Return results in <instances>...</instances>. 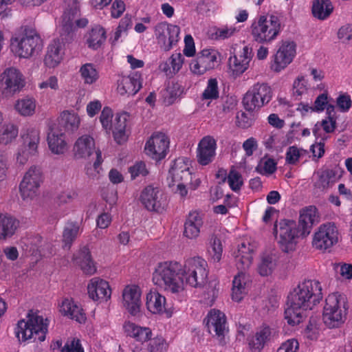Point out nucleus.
I'll return each mask as SVG.
<instances>
[{"label": "nucleus", "instance_id": "1", "mask_svg": "<svg viewBox=\"0 0 352 352\" xmlns=\"http://www.w3.org/2000/svg\"><path fill=\"white\" fill-rule=\"evenodd\" d=\"M207 266L206 261L199 256L188 258L184 265L177 261L160 262L152 280L161 290L178 295L184 291V283L195 288L204 287L208 275Z\"/></svg>", "mask_w": 352, "mask_h": 352}, {"label": "nucleus", "instance_id": "2", "mask_svg": "<svg viewBox=\"0 0 352 352\" xmlns=\"http://www.w3.org/2000/svg\"><path fill=\"white\" fill-rule=\"evenodd\" d=\"M320 283L316 280H305L300 282L288 295L285 310V319L292 325L299 324L323 298Z\"/></svg>", "mask_w": 352, "mask_h": 352}, {"label": "nucleus", "instance_id": "3", "mask_svg": "<svg viewBox=\"0 0 352 352\" xmlns=\"http://www.w3.org/2000/svg\"><path fill=\"white\" fill-rule=\"evenodd\" d=\"M10 46L20 58H28L38 54L43 42L34 28L23 26L12 36Z\"/></svg>", "mask_w": 352, "mask_h": 352}, {"label": "nucleus", "instance_id": "4", "mask_svg": "<svg viewBox=\"0 0 352 352\" xmlns=\"http://www.w3.org/2000/svg\"><path fill=\"white\" fill-rule=\"evenodd\" d=\"M48 325L47 319L30 311L27 316V320L19 321L15 333L20 341L33 340L42 342L45 339Z\"/></svg>", "mask_w": 352, "mask_h": 352}, {"label": "nucleus", "instance_id": "5", "mask_svg": "<svg viewBox=\"0 0 352 352\" xmlns=\"http://www.w3.org/2000/svg\"><path fill=\"white\" fill-rule=\"evenodd\" d=\"M346 311L347 300L345 295L338 292L331 294L325 300L323 321L329 328L338 327L344 322Z\"/></svg>", "mask_w": 352, "mask_h": 352}, {"label": "nucleus", "instance_id": "6", "mask_svg": "<svg viewBox=\"0 0 352 352\" xmlns=\"http://www.w3.org/2000/svg\"><path fill=\"white\" fill-rule=\"evenodd\" d=\"M280 30V21L277 16L262 15L252 23L251 34L254 41L269 44L276 39Z\"/></svg>", "mask_w": 352, "mask_h": 352}, {"label": "nucleus", "instance_id": "7", "mask_svg": "<svg viewBox=\"0 0 352 352\" xmlns=\"http://www.w3.org/2000/svg\"><path fill=\"white\" fill-rule=\"evenodd\" d=\"M139 199L148 211L157 213H162L168 205L166 196L163 191L153 185L144 188Z\"/></svg>", "mask_w": 352, "mask_h": 352}, {"label": "nucleus", "instance_id": "8", "mask_svg": "<svg viewBox=\"0 0 352 352\" xmlns=\"http://www.w3.org/2000/svg\"><path fill=\"white\" fill-rule=\"evenodd\" d=\"M66 7L63 14V25L60 33L62 43H70L75 36L74 21L80 14L78 0H65Z\"/></svg>", "mask_w": 352, "mask_h": 352}, {"label": "nucleus", "instance_id": "9", "mask_svg": "<svg viewBox=\"0 0 352 352\" xmlns=\"http://www.w3.org/2000/svg\"><path fill=\"white\" fill-rule=\"evenodd\" d=\"M42 182V173L40 168L32 166L25 174L19 185L20 194L23 200L32 199L36 196Z\"/></svg>", "mask_w": 352, "mask_h": 352}, {"label": "nucleus", "instance_id": "10", "mask_svg": "<svg viewBox=\"0 0 352 352\" xmlns=\"http://www.w3.org/2000/svg\"><path fill=\"white\" fill-rule=\"evenodd\" d=\"M217 65V52L212 49H204L192 60L190 69L193 74L202 75L208 70L214 69Z\"/></svg>", "mask_w": 352, "mask_h": 352}, {"label": "nucleus", "instance_id": "11", "mask_svg": "<svg viewBox=\"0 0 352 352\" xmlns=\"http://www.w3.org/2000/svg\"><path fill=\"white\" fill-rule=\"evenodd\" d=\"M169 141L164 133H154L146 142L144 151L152 159L160 161L164 159L168 150Z\"/></svg>", "mask_w": 352, "mask_h": 352}, {"label": "nucleus", "instance_id": "12", "mask_svg": "<svg viewBox=\"0 0 352 352\" xmlns=\"http://www.w3.org/2000/svg\"><path fill=\"white\" fill-rule=\"evenodd\" d=\"M180 28L175 25L160 23L155 28V34L159 43H163L165 51L170 50L179 40Z\"/></svg>", "mask_w": 352, "mask_h": 352}, {"label": "nucleus", "instance_id": "13", "mask_svg": "<svg viewBox=\"0 0 352 352\" xmlns=\"http://www.w3.org/2000/svg\"><path fill=\"white\" fill-rule=\"evenodd\" d=\"M277 336L278 333L274 329L263 324L248 338V345L252 352H261L268 342Z\"/></svg>", "mask_w": 352, "mask_h": 352}, {"label": "nucleus", "instance_id": "14", "mask_svg": "<svg viewBox=\"0 0 352 352\" xmlns=\"http://www.w3.org/2000/svg\"><path fill=\"white\" fill-rule=\"evenodd\" d=\"M320 221L318 209L314 206H309L300 211L297 228L300 236L305 239L311 233L314 225Z\"/></svg>", "mask_w": 352, "mask_h": 352}, {"label": "nucleus", "instance_id": "15", "mask_svg": "<svg viewBox=\"0 0 352 352\" xmlns=\"http://www.w3.org/2000/svg\"><path fill=\"white\" fill-rule=\"evenodd\" d=\"M141 289L136 285H128L122 293L123 307L132 316H136L140 310Z\"/></svg>", "mask_w": 352, "mask_h": 352}, {"label": "nucleus", "instance_id": "16", "mask_svg": "<svg viewBox=\"0 0 352 352\" xmlns=\"http://www.w3.org/2000/svg\"><path fill=\"white\" fill-rule=\"evenodd\" d=\"M23 151L19 153L17 161L24 164L29 155H34L37 153L38 145L40 142L39 131L35 129H28L27 133L22 135Z\"/></svg>", "mask_w": 352, "mask_h": 352}, {"label": "nucleus", "instance_id": "17", "mask_svg": "<svg viewBox=\"0 0 352 352\" xmlns=\"http://www.w3.org/2000/svg\"><path fill=\"white\" fill-rule=\"evenodd\" d=\"M1 76L2 84L5 86L4 91L7 94H14L25 86L22 74L14 67L7 68Z\"/></svg>", "mask_w": 352, "mask_h": 352}, {"label": "nucleus", "instance_id": "18", "mask_svg": "<svg viewBox=\"0 0 352 352\" xmlns=\"http://www.w3.org/2000/svg\"><path fill=\"white\" fill-rule=\"evenodd\" d=\"M167 181L169 187H173L176 182H190L191 173L184 158H178L173 162L168 171Z\"/></svg>", "mask_w": 352, "mask_h": 352}, {"label": "nucleus", "instance_id": "19", "mask_svg": "<svg viewBox=\"0 0 352 352\" xmlns=\"http://www.w3.org/2000/svg\"><path fill=\"white\" fill-rule=\"evenodd\" d=\"M89 297L94 301H107L111 296V289L107 281L98 278H91L87 285Z\"/></svg>", "mask_w": 352, "mask_h": 352}, {"label": "nucleus", "instance_id": "20", "mask_svg": "<svg viewBox=\"0 0 352 352\" xmlns=\"http://www.w3.org/2000/svg\"><path fill=\"white\" fill-rule=\"evenodd\" d=\"M296 223L292 220L282 219L278 225L275 223L273 229V234L276 239L279 235L280 242H292L294 239L303 240L302 236L299 233Z\"/></svg>", "mask_w": 352, "mask_h": 352}, {"label": "nucleus", "instance_id": "21", "mask_svg": "<svg viewBox=\"0 0 352 352\" xmlns=\"http://www.w3.org/2000/svg\"><path fill=\"white\" fill-rule=\"evenodd\" d=\"M295 54L296 44L294 42L283 43L274 56V70L280 72L286 67L292 61Z\"/></svg>", "mask_w": 352, "mask_h": 352}, {"label": "nucleus", "instance_id": "22", "mask_svg": "<svg viewBox=\"0 0 352 352\" xmlns=\"http://www.w3.org/2000/svg\"><path fill=\"white\" fill-rule=\"evenodd\" d=\"M216 146V140L212 136L207 135L203 138L198 144V162L204 166L210 163L214 157Z\"/></svg>", "mask_w": 352, "mask_h": 352}, {"label": "nucleus", "instance_id": "23", "mask_svg": "<svg viewBox=\"0 0 352 352\" xmlns=\"http://www.w3.org/2000/svg\"><path fill=\"white\" fill-rule=\"evenodd\" d=\"M206 327L210 333L222 336L226 329V318L225 314L217 309L209 311L206 318Z\"/></svg>", "mask_w": 352, "mask_h": 352}, {"label": "nucleus", "instance_id": "24", "mask_svg": "<svg viewBox=\"0 0 352 352\" xmlns=\"http://www.w3.org/2000/svg\"><path fill=\"white\" fill-rule=\"evenodd\" d=\"M140 78L141 76L138 72L133 73L129 76H122L118 80V93L122 96L135 95L142 87Z\"/></svg>", "mask_w": 352, "mask_h": 352}, {"label": "nucleus", "instance_id": "25", "mask_svg": "<svg viewBox=\"0 0 352 352\" xmlns=\"http://www.w3.org/2000/svg\"><path fill=\"white\" fill-rule=\"evenodd\" d=\"M254 248L252 243L238 244L233 254L236 260V265L239 270L245 271L252 263Z\"/></svg>", "mask_w": 352, "mask_h": 352}, {"label": "nucleus", "instance_id": "26", "mask_svg": "<svg viewBox=\"0 0 352 352\" xmlns=\"http://www.w3.org/2000/svg\"><path fill=\"white\" fill-rule=\"evenodd\" d=\"M75 263L78 265L83 274L93 275L96 272L97 267L91 258L90 251L87 246H83L73 257Z\"/></svg>", "mask_w": 352, "mask_h": 352}, {"label": "nucleus", "instance_id": "27", "mask_svg": "<svg viewBox=\"0 0 352 352\" xmlns=\"http://www.w3.org/2000/svg\"><path fill=\"white\" fill-rule=\"evenodd\" d=\"M240 272L234 276L232 287V299L235 302L241 301L248 292L250 278L244 272Z\"/></svg>", "mask_w": 352, "mask_h": 352}, {"label": "nucleus", "instance_id": "28", "mask_svg": "<svg viewBox=\"0 0 352 352\" xmlns=\"http://www.w3.org/2000/svg\"><path fill=\"white\" fill-rule=\"evenodd\" d=\"M279 265V256L276 252L269 251L264 252L261 256L258 265V273L262 276L272 274Z\"/></svg>", "mask_w": 352, "mask_h": 352}, {"label": "nucleus", "instance_id": "29", "mask_svg": "<svg viewBox=\"0 0 352 352\" xmlns=\"http://www.w3.org/2000/svg\"><path fill=\"white\" fill-rule=\"evenodd\" d=\"M252 56V48L245 46L239 54L230 57L229 58V65L233 72L236 74H243L248 68Z\"/></svg>", "mask_w": 352, "mask_h": 352}, {"label": "nucleus", "instance_id": "30", "mask_svg": "<svg viewBox=\"0 0 352 352\" xmlns=\"http://www.w3.org/2000/svg\"><path fill=\"white\" fill-rule=\"evenodd\" d=\"M129 118V114L126 112L118 113L113 122L111 131H112L114 140L118 144H122L127 140L128 135L126 133V128Z\"/></svg>", "mask_w": 352, "mask_h": 352}, {"label": "nucleus", "instance_id": "31", "mask_svg": "<svg viewBox=\"0 0 352 352\" xmlns=\"http://www.w3.org/2000/svg\"><path fill=\"white\" fill-rule=\"evenodd\" d=\"M60 311L64 316L75 320L79 323L86 320L85 314L82 307L72 298H65L60 305Z\"/></svg>", "mask_w": 352, "mask_h": 352}, {"label": "nucleus", "instance_id": "32", "mask_svg": "<svg viewBox=\"0 0 352 352\" xmlns=\"http://www.w3.org/2000/svg\"><path fill=\"white\" fill-rule=\"evenodd\" d=\"M338 242V230L334 223L328 222L320 226L314 233L313 242Z\"/></svg>", "mask_w": 352, "mask_h": 352}, {"label": "nucleus", "instance_id": "33", "mask_svg": "<svg viewBox=\"0 0 352 352\" xmlns=\"http://www.w3.org/2000/svg\"><path fill=\"white\" fill-rule=\"evenodd\" d=\"M63 56V52L61 42L58 39L54 40L47 47L44 63L49 68H54L61 62Z\"/></svg>", "mask_w": 352, "mask_h": 352}, {"label": "nucleus", "instance_id": "34", "mask_svg": "<svg viewBox=\"0 0 352 352\" xmlns=\"http://www.w3.org/2000/svg\"><path fill=\"white\" fill-rule=\"evenodd\" d=\"M95 149V142L93 138L85 135L80 137L74 146L75 157L85 158L89 157Z\"/></svg>", "mask_w": 352, "mask_h": 352}, {"label": "nucleus", "instance_id": "35", "mask_svg": "<svg viewBox=\"0 0 352 352\" xmlns=\"http://www.w3.org/2000/svg\"><path fill=\"white\" fill-rule=\"evenodd\" d=\"M123 327L128 336L138 342L148 341L152 336V331L149 327H140L131 322H126Z\"/></svg>", "mask_w": 352, "mask_h": 352}, {"label": "nucleus", "instance_id": "36", "mask_svg": "<svg viewBox=\"0 0 352 352\" xmlns=\"http://www.w3.org/2000/svg\"><path fill=\"white\" fill-rule=\"evenodd\" d=\"M50 149L54 154H62L67 150L64 133L55 129H51L47 135Z\"/></svg>", "mask_w": 352, "mask_h": 352}, {"label": "nucleus", "instance_id": "37", "mask_svg": "<svg viewBox=\"0 0 352 352\" xmlns=\"http://www.w3.org/2000/svg\"><path fill=\"white\" fill-rule=\"evenodd\" d=\"M106 31L100 25H96L86 34V43L90 49L96 50L106 41Z\"/></svg>", "mask_w": 352, "mask_h": 352}, {"label": "nucleus", "instance_id": "38", "mask_svg": "<svg viewBox=\"0 0 352 352\" xmlns=\"http://www.w3.org/2000/svg\"><path fill=\"white\" fill-rule=\"evenodd\" d=\"M327 119L323 120L320 124L317 123L315 124L314 128L313 129L314 135L318 138L320 134V127L322 126L323 130L329 133L334 131L336 126V112H335V106L333 104H329L327 107Z\"/></svg>", "mask_w": 352, "mask_h": 352}, {"label": "nucleus", "instance_id": "39", "mask_svg": "<svg viewBox=\"0 0 352 352\" xmlns=\"http://www.w3.org/2000/svg\"><path fill=\"white\" fill-rule=\"evenodd\" d=\"M147 309L153 314H162L166 310V298L156 291H151L146 294Z\"/></svg>", "mask_w": 352, "mask_h": 352}, {"label": "nucleus", "instance_id": "40", "mask_svg": "<svg viewBox=\"0 0 352 352\" xmlns=\"http://www.w3.org/2000/svg\"><path fill=\"white\" fill-rule=\"evenodd\" d=\"M168 348L166 339L161 335L150 338L146 345L135 347L133 352H165Z\"/></svg>", "mask_w": 352, "mask_h": 352}, {"label": "nucleus", "instance_id": "41", "mask_svg": "<svg viewBox=\"0 0 352 352\" xmlns=\"http://www.w3.org/2000/svg\"><path fill=\"white\" fill-rule=\"evenodd\" d=\"M19 226V221L12 217L0 214V240L12 236Z\"/></svg>", "mask_w": 352, "mask_h": 352}, {"label": "nucleus", "instance_id": "42", "mask_svg": "<svg viewBox=\"0 0 352 352\" xmlns=\"http://www.w3.org/2000/svg\"><path fill=\"white\" fill-rule=\"evenodd\" d=\"M333 7L329 0H315L312 5V14L319 19H325L333 12Z\"/></svg>", "mask_w": 352, "mask_h": 352}, {"label": "nucleus", "instance_id": "43", "mask_svg": "<svg viewBox=\"0 0 352 352\" xmlns=\"http://www.w3.org/2000/svg\"><path fill=\"white\" fill-rule=\"evenodd\" d=\"M252 92L258 99L263 107L272 100L273 92L272 88L267 83H256L251 88Z\"/></svg>", "mask_w": 352, "mask_h": 352}, {"label": "nucleus", "instance_id": "44", "mask_svg": "<svg viewBox=\"0 0 352 352\" xmlns=\"http://www.w3.org/2000/svg\"><path fill=\"white\" fill-rule=\"evenodd\" d=\"M59 124L65 131L73 132L78 129L80 124V118L77 114L69 111H63L59 119Z\"/></svg>", "mask_w": 352, "mask_h": 352}, {"label": "nucleus", "instance_id": "45", "mask_svg": "<svg viewBox=\"0 0 352 352\" xmlns=\"http://www.w3.org/2000/svg\"><path fill=\"white\" fill-rule=\"evenodd\" d=\"M79 73L86 85H93L99 78V72L92 63L83 64L79 69Z\"/></svg>", "mask_w": 352, "mask_h": 352}, {"label": "nucleus", "instance_id": "46", "mask_svg": "<svg viewBox=\"0 0 352 352\" xmlns=\"http://www.w3.org/2000/svg\"><path fill=\"white\" fill-rule=\"evenodd\" d=\"M36 108L35 100L32 98H25L17 101L15 104L16 110L22 116H31Z\"/></svg>", "mask_w": 352, "mask_h": 352}, {"label": "nucleus", "instance_id": "47", "mask_svg": "<svg viewBox=\"0 0 352 352\" xmlns=\"http://www.w3.org/2000/svg\"><path fill=\"white\" fill-rule=\"evenodd\" d=\"M259 101L254 93L252 92L251 89H250L244 95L242 102L246 111L252 112L260 109L263 107Z\"/></svg>", "mask_w": 352, "mask_h": 352}, {"label": "nucleus", "instance_id": "48", "mask_svg": "<svg viewBox=\"0 0 352 352\" xmlns=\"http://www.w3.org/2000/svg\"><path fill=\"white\" fill-rule=\"evenodd\" d=\"M80 227L77 223L67 222L63 232V242H73L80 234Z\"/></svg>", "mask_w": 352, "mask_h": 352}, {"label": "nucleus", "instance_id": "49", "mask_svg": "<svg viewBox=\"0 0 352 352\" xmlns=\"http://www.w3.org/2000/svg\"><path fill=\"white\" fill-rule=\"evenodd\" d=\"M18 135V129L14 124H7L0 131V144L6 145L14 140Z\"/></svg>", "mask_w": 352, "mask_h": 352}, {"label": "nucleus", "instance_id": "50", "mask_svg": "<svg viewBox=\"0 0 352 352\" xmlns=\"http://www.w3.org/2000/svg\"><path fill=\"white\" fill-rule=\"evenodd\" d=\"M203 100H214L219 98L218 83L216 78H210L208 81L206 89L201 96Z\"/></svg>", "mask_w": 352, "mask_h": 352}, {"label": "nucleus", "instance_id": "51", "mask_svg": "<svg viewBox=\"0 0 352 352\" xmlns=\"http://www.w3.org/2000/svg\"><path fill=\"white\" fill-rule=\"evenodd\" d=\"M112 118L113 112L111 109L108 107H104L100 116V120L102 125V127L106 130L107 133H109L111 130V126L113 124Z\"/></svg>", "mask_w": 352, "mask_h": 352}, {"label": "nucleus", "instance_id": "52", "mask_svg": "<svg viewBox=\"0 0 352 352\" xmlns=\"http://www.w3.org/2000/svg\"><path fill=\"white\" fill-rule=\"evenodd\" d=\"M181 94L180 85L177 83L169 84L164 94L165 100L168 104L174 102L175 100Z\"/></svg>", "mask_w": 352, "mask_h": 352}, {"label": "nucleus", "instance_id": "53", "mask_svg": "<svg viewBox=\"0 0 352 352\" xmlns=\"http://www.w3.org/2000/svg\"><path fill=\"white\" fill-rule=\"evenodd\" d=\"M228 182L233 191H238L243 185L241 174L235 170H231L228 175Z\"/></svg>", "mask_w": 352, "mask_h": 352}, {"label": "nucleus", "instance_id": "54", "mask_svg": "<svg viewBox=\"0 0 352 352\" xmlns=\"http://www.w3.org/2000/svg\"><path fill=\"white\" fill-rule=\"evenodd\" d=\"M333 270L340 274V276L346 280L352 278V265L344 263L333 264Z\"/></svg>", "mask_w": 352, "mask_h": 352}, {"label": "nucleus", "instance_id": "55", "mask_svg": "<svg viewBox=\"0 0 352 352\" xmlns=\"http://www.w3.org/2000/svg\"><path fill=\"white\" fill-rule=\"evenodd\" d=\"M132 179H135L139 176L144 177L148 174V170L146 167V164L143 162H138L129 169Z\"/></svg>", "mask_w": 352, "mask_h": 352}, {"label": "nucleus", "instance_id": "56", "mask_svg": "<svg viewBox=\"0 0 352 352\" xmlns=\"http://www.w3.org/2000/svg\"><path fill=\"white\" fill-rule=\"evenodd\" d=\"M329 104H329L327 94L322 93L320 94L315 100L312 111H322L324 109H327V106Z\"/></svg>", "mask_w": 352, "mask_h": 352}, {"label": "nucleus", "instance_id": "57", "mask_svg": "<svg viewBox=\"0 0 352 352\" xmlns=\"http://www.w3.org/2000/svg\"><path fill=\"white\" fill-rule=\"evenodd\" d=\"M298 348V342L295 339H289L281 344L277 352H297Z\"/></svg>", "mask_w": 352, "mask_h": 352}, {"label": "nucleus", "instance_id": "58", "mask_svg": "<svg viewBox=\"0 0 352 352\" xmlns=\"http://www.w3.org/2000/svg\"><path fill=\"white\" fill-rule=\"evenodd\" d=\"M351 100L349 95L341 94L336 99V104L340 111L346 112L351 107Z\"/></svg>", "mask_w": 352, "mask_h": 352}, {"label": "nucleus", "instance_id": "59", "mask_svg": "<svg viewBox=\"0 0 352 352\" xmlns=\"http://www.w3.org/2000/svg\"><path fill=\"white\" fill-rule=\"evenodd\" d=\"M300 157V150L296 146H289L286 153V162L289 164H295Z\"/></svg>", "mask_w": 352, "mask_h": 352}, {"label": "nucleus", "instance_id": "60", "mask_svg": "<svg viewBox=\"0 0 352 352\" xmlns=\"http://www.w3.org/2000/svg\"><path fill=\"white\" fill-rule=\"evenodd\" d=\"M208 253L214 262H219L222 256L223 247L221 243H212L208 248Z\"/></svg>", "mask_w": 352, "mask_h": 352}, {"label": "nucleus", "instance_id": "61", "mask_svg": "<svg viewBox=\"0 0 352 352\" xmlns=\"http://www.w3.org/2000/svg\"><path fill=\"white\" fill-rule=\"evenodd\" d=\"M61 352H84V350L81 346L80 340L74 338L67 342L62 349Z\"/></svg>", "mask_w": 352, "mask_h": 352}, {"label": "nucleus", "instance_id": "62", "mask_svg": "<svg viewBox=\"0 0 352 352\" xmlns=\"http://www.w3.org/2000/svg\"><path fill=\"white\" fill-rule=\"evenodd\" d=\"M184 62V56L180 53L173 54L169 58V63L173 73H177L181 69Z\"/></svg>", "mask_w": 352, "mask_h": 352}, {"label": "nucleus", "instance_id": "63", "mask_svg": "<svg viewBox=\"0 0 352 352\" xmlns=\"http://www.w3.org/2000/svg\"><path fill=\"white\" fill-rule=\"evenodd\" d=\"M200 227V226L185 223L184 234L188 239H194L199 235Z\"/></svg>", "mask_w": 352, "mask_h": 352}, {"label": "nucleus", "instance_id": "64", "mask_svg": "<svg viewBox=\"0 0 352 352\" xmlns=\"http://www.w3.org/2000/svg\"><path fill=\"white\" fill-rule=\"evenodd\" d=\"M338 36L343 43H347L352 40V27L344 25L341 27L338 32Z\"/></svg>", "mask_w": 352, "mask_h": 352}]
</instances>
